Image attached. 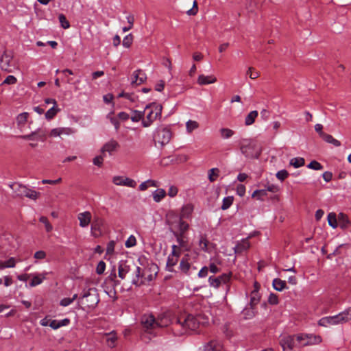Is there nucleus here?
I'll return each mask as SVG.
<instances>
[{"label":"nucleus","instance_id":"nucleus-1","mask_svg":"<svg viewBox=\"0 0 351 351\" xmlns=\"http://www.w3.org/2000/svg\"><path fill=\"white\" fill-rule=\"evenodd\" d=\"M208 323V317L204 315L198 314L195 316L191 314H182L176 319L173 329L177 330L178 335H182L189 331L196 330L199 326Z\"/></svg>","mask_w":351,"mask_h":351},{"label":"nucleus","instance_id":"nucleus-2","mask_svg":"<svg viewBox=\"0 0 351 351\" xmlns=\"http://www.w3.org/2000/svg\"><path fill=\"white\" fill-rule=\"evenodd\" d=\"M143 112H144V119L142 125L144 128H147L161 117L162 106L156 103H151L145 107Z\"/></svg>","mask_w":351,"mask_h":351},{"label":"nucleus","instance_id":"nucleus-3","mask_svg":"<svg viewBox=\"0 0 351 351\" xmlns=\"http://www.w3.org/2000/svg\"><path fill=\"white\" fill-rule=\"evenodd\" d=\"M150 270L151 268L145 267L141 269L140 267L136 266L135 271L136 277L133 278L132 283L138 287L149 284L156 275V271L153 274Z\"/></svg>","mask_w":351,"mask_h":351},{"label":"nucleus","instance_id":"nucleus-4","mask_svg":"<svg viewBox=\"0 0 351 351\" xmlns=\"http://www.w3.org/2000/svg\"><path fill=\"white\" fill-rule=\"evenodd\" d=\"M82 304L88 308H94L99 301L97 291L95 288H90L83 291V294L80 298Z\"/></svg>","mask_w":351,"mask_h":351},{"label":"nucleus","instance_id":"nucleus-5","mask_svg":"<svg viewBox=\"0 0 351 351\" xmlns=\"http://www.w3.org/2000/svg\"><path fill=\"white\" fill-rule=\"evenodd\" d=\"M171 138V131L167 128L158 129L154 135V141L162 146L167 144Z\"/></svg>","mask_w":351,"mask_h":351},{"label":"nucleus","instance_id":"nucleus-6","mask_svg":"<svg viewBox=\"0 0 351 351\" xmlns=\"http://www.w3.org/2000/svg\"><path fill=\"white\" fill-rule=\"evenodd\" d=\"M241 153L248 158H258L259 153L255 152V144L251 141H245L240 147Z\"/></svg>","mask_w":351,"mask_h":351},{"label":"nucleus","instance_id":"nucleus-7","mask_svg":"<svg viewBox=\"0 0 351 351\" xmlns=\"http://www.w3.org/2000/svg\"><path fill=\"white\" fill-rule=\"evenodd\" d=\"M230 278L231 273L223 274L218 277L210 276L208 278V283L210 287L217 289L221 285L227 284L230 280Z\"/></svg>","mask_w":351,"mask_h":351},{"label":"nucleus","instance_id":"nucleus-8","mask_svg":"<svg viewBox=\"0 0 351 351\" xmlns=\"http://www.w3.org/2000/svg\"><path fill=\"white\" fill-rule=\"evenodd\" d=\"M171 229L175 230L174 233H178L180 234H184L189 228L188 223L183 221V219L180 217H176V219L170 222L169 223Z\"/></svg>","mask_w":351,"mask_h":351},{"label":"nucleus","instance_id":"nucleus-9","mask_svg":"<svg viewBox=\"0 0 351 351\" xmlns=\"http://www.w3.org/2000/svg\"><path fill=\"white\" fill-rule=\"evenodd\" d=\"M13 59V54L10 51H4L0 58V67L2 71L8 73L12 72L11 62Z\"/></svg>","mask_w":351,"mask_h":351},{"label":"nucleus","instance_id":"nucleus-10","mask_svg":"<svg viewBox=\"0 0 351 351\" xmlns=\"http://www.w3.org/2000/svg\"><path fill=\"white\" fill-rule=\"evenodd\" d=\"M302 339H307L306 342H302V346L310 345H316L322 342V337L319 335H300L297 336L298 341H302Z\"/></svg>","mask_w":351,"mask_h":351},{"label":"nucleus","instance_id":"nucleus-11","mask_svg":"<svg viewBox=\"0 0 351 351\" xmlns=\"http://www.w3.org/2000/svg\"><path fill=\"white\" fill-rule=\"evenodd\" d=\"M112 182L117 186H125L134 188L136 186L135 180L125 176H115L112 178Z\"/></svg>","mask_w":351,"mask_h":351},{"label":"nucleus","instance_id":"nucleus-12","mask_svg":"<svg viewBox=\"0 0 351 351\" xmlns=\"http://www.w3.org/2000/svg\"><path fill=\"white\" fill-rule=\"evenodd\" d=\"M141 324L147 331L157 328L156 319L152 315H143L141 317Z\"/></svg>","mask_w":351,"mask_h":351},{"label":"nucleus","instance_id":"nucleus-13","mask_svg":"<svg viewBox=\"0 0 351 351\" xmlns=\"http://www.w3.org/2000/svg\"><path fill=\"white\" fill-rule=\"evenodd\" d=\"M280 345L283 351H293L295 346V337L291 335H283L280 339Z\"/></svg>","mask_w":351,"mask_h":351},{"label":"nucleus","instance_id":"nucleus-14","mask_svg":"<svg viewBox=\"0 0 351 351\" xmlns=\"http://www.w3.org/2000/svg\"><path fill=\"white\" fill-rule=\"evenodd\" d=\"M341 324V322L339 314L334 316L322 317L318 322V324L324 327H328L331 325H337Z\"/></svg>","mask_w":351,"mask_h":351},{"label":"nucleus","instance_id":"nucleus-15","mask_svg":"<svg viewBox=\"0 0 351 351\" xmlns=\"http://www.w3.org/2000/svg\"><path fill=\"white\" fill-rule=\"evenodd\" d=\"M193 268L196 269L195 267H192L191 263V258L189 254L184 255L180 261L179 269L184 274L189 275L190 270Z\"/></svg>","mask_w":351,"mask_h":351},{"label":"nucleus","instance_id":"nucleus-16","mask_svg":"<svg viewBox=\"0 0 351 351\" xmlns=\"http://www.w3.org/2000/svg\"><path fill=\"white\" fill-rule=\"evenodd\" d=\"M19 192L21 195H23L33 200H36L40 196L39 192L29 189L23 185H19Z\"/></svg>","mask_w":351,"mask_h":351},{"label":"nucleus","instance_id":"nucleus-17","mask_svg":"<svg viewBox=\"0 0 351 351\" xmlns=\"http://www.w3.org/2000/svg\"><path fill=\"white\" fill-rule=\"evenodd\" d=\"M199 351H223V346L217 341H210L200 347Z\"/></svg>","mask_w":351,"mask_h":351},{"label":"nucleus","instance_id":"nucleus-18","mask_svg":"<svg viewBox=\"0 0 351 351\" xmlns=\"http://www.w3.org/2000/svg\"><path fill=\"white\" fill-rule=\"evenodd\" d=\"M77 219L79 220L80 227L86 228L91 221V213L89 211L80 213L77 215Z\"/></svg>","mask_w":351,"mask_h":351},{"label":"nucleus","instance_id":"nucleus-19","mask_svg":"<svg viewBox=\"0 0 351 351\" xmlns=\"http://www.w3.org/2000/svg\"><path fill=\"white\" fill-rule=\"evenodd\" d=\"M119 147V144L115 140H110L104 145L102 147L101 152L103 154L105 152H108L110 155H111L114 152H115L118 147Z\"/></svg>","mask_w":351,"mask_h":351},{"label":"nucleus","instance_id":"nucleus-20","mask_svg":"<svg viewBox=\"0 0 351 351\" xmlns=\"http://www.w3.org/2000/svg\"><path fill=\"white\" fill-rule=\"evenodd\" d=\"M147 79L145 73L141 70L135 71L132 77V84L139 85L143 83Z\"/></svg>","mask_w":351,"mask_h":351},{"label":"nucleus","instance_id":"nucleus-21","mask_svg":"<svg viewBox=\"0 0 351 351\" xmlns=\"http://www.w3.org/2000/svg\"><path fill=\"white\" fill-rule=\"evenodd\" d=\"M104 224V221L101 218L96 217L91 224V232L95 236L100 235L101 233V227Z\"/></svg>","mask_w":351,"mask_h":351},{"label":"nucleus","instance_id":"nucleus-22","mask_svg":"<svg viewBox=\"0 0 351 351\" xmlns=\"http://www.w3.org/2000/svg\"><path fill=\"white\" fill-rule=\"evenodd\" d=\"M193 210L194 206L192 204L188 203L184 204L181 208L180 214L178 217L182 219H189L192 215Z\"/></svg>","mask_w":351,"mask_h":351},{"label":"nucleus","instance_id":"nucleus-23","mask_svg":"<svg viewBox=\"0 0 351 351\" xmlns=\"http://www.w3.org/2000/svg\"><path fill=\"white\" fill-rule=\"evenodd\" d=\"M47 275V272L45 271L39 274H30V276L32 277V279L29 282V286L34 287L40 285L43 282V281L46 278Z\"/></svg>","mask_w":351,"mask_h":351},{"label":"nucleus","instance_id":"nucleus-24","mask_svg":"<svg viewBox=\"0 0 351 351\" xmlns=\"http://www.w3.org/2000/svg\"><path fill=\"white\" fill-rule=\"evenodd\" d=\"M104 340L106 341V345L109 348H114L116 346L117 341V334L112 331L109 333H105L103 337Z\"/></svg>","mask_w":351,"mask_h":351},{"label":"nucleus","instance_id":"nucleus-25","mask_svg":"<svg viewBox=\"0 0 351 351\" xmlns=\"http://www.w3.org/2000/svg\"><path fill=\"white\" fill-rule=\"evenodd\" d=\"M130 271V266L128 264L127 261H121L119 262L118 268V274L119 278L124 279Z\"/></svg>","mask_w":351,"mask_h":351},{"label":"nucleus","instance_id":"nucleus-26","mask_svg":"<svg viewBox=\"0 0 351 351\" xmlns=\"http://www.w3.org/2000/svg\"><path fill=\"white\" fill-rule=\"evenodd\" d=\"M216 82L217 78L214 75H199L197 79V83L199 85H208L215 83Z\"/></svg>","mask_w":351,"mask_h":351},{"label":"nucleus","instance_id":"nucleus-27","mask_svg":"<svg viewBox=\"0 0 351 351\" xmlns=\"http://www.w3.org/2000/svg\"><path fill=\"white\" fill-rule=\"evenodd\" d=\"M179 254H169L167 261V268L170 272L173 271V267L178 263Z\"/></svg>","mask_w":351,"mask_h":351},{"label":"nucleus","instance_id":"nucleus-28","mask_svg":"<svg viewBox=\"0 0 351 351\" xmlns=\"http://www.w3.org/2000/svg\"><path fill=\"white\" fill-rule=\"evenodd\" d=\"M171 320L169 317L165 314L160 315L156 318L157 328L166 327L169 326Z\"/></svg>","mask_w":351,"mask_h":351},{"label":"nucleus","instance_id":"nucleus-29","mask_svg":"<svg viewBox=\"0 0 351 351\" xmlns=\"http://www.w3.org/2000/svg\"><path fill=\"white\" fill-rule=\"evenodd\" d=\"M255 289L252 291L250 295V306L252 308H254V306L259 302L260 300V295L258 291L257 283L254 284Z\"/></svg>","mask_w":351,"mask_h":351},{"label":"nucleus","instance_id":"nucleus-30","mask_svg":"<svg viewBox=\"0 0 351 351\" xmlns=\"http://www.w3.org/2000/svg\"><path fill=\"white\" fill-rule=\"evenodd\" d=\"M350 221L346 215L341 213L338 215V226L341 228L345 229L349 226Z\"/></svg>","mask_w":351,"mask_h":351},{"label":"nucleus","instance_id":"nucleus-31","mask_svg":"<svg viewBox=\"0 0 351 351\" xmlns=\"http://www.w3.org/2000/svg\"><path fill=\"white\" fill-rule=\"evenodd\" d=\"M166 195V191L163 189H158L152 193L153 199L156 202H160Z\"/></svg>","mask_w":351,"mask_h":351},{"label":"nucleus","instance_id":"nucleus-32","mask_svg":"<svg viewBox=\"0 0 351 351\" xmlns=\"http://www.w3.org/2000/svg\"><path fill=\"white\" fill-rule=\"evenodd\" d=\"M199 127V123L194 120L190 119L186 123V131L188 134H191L194 130H197Z\"/></svg>","mask_w":351,"mask_h":351},{"label":"nucleus","instance_id":"nucleus-33","mask_svg":"<svg viewBox=\"0 0 351 351\" xmlns=\"http://www.w3.org/2000/svg\"><path fill=\"white\" fill-rule=\"evenodd\" d=\"M341 324L351 320V307L339 313Z\"/></svg>","mask_w":351,"mask_h":351},{"label":"nucleus","instance_id":"nucleus-34","mask_svg":"<svg viewBox=\"0 0 351 351\" xmlns=\"http://www.w3.org/2000/svg\"><path fill=\"white\" fill-rule=\"evenodd\" d=\"M258 111L252 110L251 111L245 119V124L246 125H251L255 121L256 118L258 117Z\"/></svg>","mask_w":351,"mask_h":351},{"label":"nucleus","instance_id":"nucleus-35","mask_svg":"<svg viewBox=\"0 0 351 351\" xmlns=\"http://www.w3.org/2000/svg\"><path fill=\"white\" fill-rule=\"evenodd\" d=\"M16 265V259L14 257L10 258L6 261H0V269L5 268H13Z\"/></svg>","mask_w":351,"mask_h":351},{"label":"nucleus","instance_id":"nucleus-36","mask_svg":"<svg viewBox=\"0 0 351 351\" xmlns=\"http://www.w3.org/2000/svg\"><path fill=\"white\" fill-rule=\"evenodd\" d=\"M250 246V242L247 239L242 240L236 246L237 252H242L243 251L247 250Z\"/></svg>","mask_w":351,"mask_h":351},{"label":"nucleus","instance_id":"nucleus-37","mask_svg":"<svg viewBox=\"0 0 351 351\" xmlns=\"http://www.w3.org/2000/svg\"><path fill=\"white\" fill-rule=\"evenodd\" d=\"M273 287L276 290L281 291L286 288V282L279 278H275L273 280Z\"/></svg>","mask_w":351,"mask_h":351},{"label":"nucleus","instance_id":"nucleus-38","mask_svg":"<svg viewBox=\"0 0 351 351\" xmlns=\"http://www.w3.org/2000/svg\"><path fill=\"white\" fill-rule=\"evenodd\" d=\"M328 221L330 226L336 228L338 226V216L335 213H330L328 215Z\"/></svg>","mask_w":351,"mask_h":351},{"label":"nucleus","instance_id":"nucleus-39","mask_svg":"<svg viewBox=\"0 0 351 351\" xmlns=\"http://www.w3.org/2000/svg\"><path fill=\"white\" fill-rule=\"evenodd\" d=\"M219 132L221 137L223 139L230 138L234 134V132L232 130L226 128H221Z\"/></svg>","mask_w":351,"mask_h":351},{"label":"nucleus","instance_id":"nucleus-40","mask_svg":"<svg viewBox=\"0 0 351 351\" xmlns=\"http://www.w3.org/2000/svg\"><path fill=\"white\" fill-rule=\"evenodd\" d=\"M106 118L114 126L115 130H118L119 128L120 123H119L118 119L116 117H114V112L113 111L110 112L107 114Z\"/></svg>","mask_w":351,"mask_h":351},{"label":"nucleus","instance_id":"nucleus-41","mask_svg":"<svg viewBox=\"0 0 351 351\" xmlns=\"http://www.w3.org/2000/svg\"><path fill=\"white\" fill-rule=\"evenodd\" d=\"M130 119L133 122H138L140 121H143V119H144V112L139 110H133Z\"/></svg>","mask_w":351,"mask_h":351},{"label":"nucleus","instance_id":"nucleus-42","mask_svg":"<svg viewBox=\"0 0 351 351\" xmlns=\"http://www.w3.org/2000/svg\"><path fill=\"white\" fill-rule=\"evenodd\" d=\"M304 159L301 157L293 158L290 160V165L295 168H299L304 165Z\"/></svg>","mask_w":351,"mask_h":351},{"label":"nucleus","instance_id":"nucleus-43","mask_svg":"<svg viewBox=\"0 0 351 351\" xmlns=\"http://www.w3.org/2000/svg\"><path fill=\"white\" fill-rule=\"evenodd\" d=\"M59 111L60 109H58L56 106H53V107L46 112L45 118L48 120L52 119Z\"/></svg>","mask_w":351,"mask_h":351},{"label":"nucleus","instance_id":"nucleus-44","mask_svg":"<svg viewBox=\"0 0 351 351\" xmlns=\"http://www.w3.org/2000/svg\"><path fill=\"white\" fill-rule=\"evenodd\" d=\"M234 198L232 196H228L223 199L222 205L221 206L222 210H227L233 203Z\"/></svg>","mask_w":351,"mask_h":351},{"label":"nucleus","instance_id":"nucleus-45","mask_svg":"<svg viewBox=\"0 0 351 351\" xmlns=\"http://www.w3.org/2000/svg\"><path fill=\"white\" fill-rule=\"evenodd\" d=\"M29 114L27 112H23L19 114L16 117V122L19 126L24 125L27 122Z\"/></svg>","mask_w":351,"mask_h":351},{"label":"nucleus","instance_id":"nucleus-46","mask_svg":"<svg viewBox=\"0 0 351 351\" xmlns=\"http://www.w3.org/2000/svg\"><path fill=\"white\" fill-rule=\"evenodd\" d=\"M219 169L217 168H213L208 171V179L210 182H215L219 176Z\"/></svg>","mask_w":351,"mask_h":351},{"label":"nucleus","instance_id":"nucleus-47","mask_svg":"<svg viewBox=\"0 0 351 351\" xmlns=\"http://www.w3.org/2000/svg\"><path fill=\"white\" fill-rule=\"evenodd\" d=\"M267 193L266 192V190L260 189L254 191L252 195V197L254 198H256L258 200H263V197L267 196Z\"/></svg>","mask_w":351,"mask_h":351},{"label":"nucleus","instance_id":"nucleus-48","mask_svg":"<svg viewBox=\"0 0 351 351\" xmlns=\"http://www.w3.org/2000/svg\"><path fill=\"white\" fill-rule=\"evenodd\" d=\"M246 76H248L252 80H255L258 78L260 75L258 71L255 70L253 67H249L245 73Z\"/></svg>","mask_w":351,"mask_h":351},{"label":"nucleus","instance_id":"nucleus-49","mask_svg":"<svg viewBox=\"0 0 351 351\" xmlns=\"http://www.w3.org/2000/svg\"><path fill=\"white\" fill-rule=\"evenodd\" d=\"M133 42V36L132 34H129L123 38L122 45L125 48H129Z\"/></svg>","mask_w":351,"mask_h":351},{"label":"nucleus","instance_id":"nucleus-50","mask_svg":"<svg viewBox=\"0 0 351 351\" xmlns=\"http://www.w3.org/2000/svg\"><path fill=\"white\" fill-rule=\"evenodd\" d=\"M58 19L62 27L64 29H68L70 27L69 22L66 20L65 16L63 14H59Z\"/></svg>","mask_w":351,"mask_h":351},{"label":"nucleus","instance_id":"nucleus-51","mask_svg":"<svg viewBox=\"0 0 351 351\" xmlns=\"http://www.w3.org/2000/svg\"><path fill=\"white\" fill-rule=\"evenodd\" d=\"M39 221L41 223H44L47 232H49L52 230L53 226L49 222V221L46 217H44V216L40 217L39 219Z\"/></svg>","mask_w":351,"mask_h":351},{"label":"nucleus","instance_id":"nucleus-52","mask_svg":"<svg viewBox=\"0 0 351 351\" xmlns=\"http://www.w3.org/2000/svg\"><path fill=\"white\" fill-rule=\"evenodd\" d=\"M136 244V239L134 235H130L125 243L126 247L130 248L134 247Z\"/></svg>","mask_w":351,"mask_h":351},{"label":"nucleus","instance_id":"nucleus-53","mask_svg":"<svg viewBox=\"0 0 351 351\" xmlns=\"http://www.w3.org/2000/svg\"><path fill=\"white\" fill-rule=\"evenodd\" d=\"M307 167L313 170H322L323 166L317 161L313 160L308 165Z\"/></svg>","mask_w":351,"mask_h":351},{"label":"nucleus","instance_id":"nucleus-54","mask_svg":"<svg viewBox=\"0 0 351 351\" xmlns=\"http://www.w3.org/2000/svg\"><path fill=\"white\" fill-rule=\"evenodd\" d=\"M199 248L203 251H206L208 247V241L205 237L201 236L199 241Z\"/></svg>","mask_w":351,"mask_h":351},{"label":"nucleus","instance_id":"nucleus-55","mask_svg":"<svg viewBox=\"0 0 351 351\" xmlns=\"http://www.w3.org/2000/svg\"><path fill=\"white\" fill-rule=\"evenodd\" d=\"M288 176L289 173L285 169L278 171L276 174V178L280 181L285 180Z\"/></svg>","mask_w":351,"mask_h":351},{"label":"nucleus","instance_id":"nucleus-56","mask_svg":"<svg viewBox=\"0 0 351 351\" xmlns=\"http://www.w3.org/2000/svg\"><path fill=\"white\" fill-rule=\"evenodd\" d=\"M243 313L245 316V318H246V319H250V318L253 317L255 315V313L254 311V308H252V307H251V308L244 309V311H243Z\"/></svg>","mask_w":351,"mask_h":351},{"label":"nucleus","instance_id":"nucleus-57","mask_svg":"<svg viewBox=\"0 0 351 351\" xmlns=\"http://www.w3.org/2000/svg\"><path fill=\"white\" fill-rule=\"evenodd\" d=\"M60 135H70L74 133V130L71 128H59Z\"/></svg>","mask_w":351,"mask_h":351},{"label":"nucleus","instance_id":"nucleus-58","mask_svg":"<svg viewBox=\"0 0 351 351\" xmlns=\"http://www.w3.org/2000/svg\"><path fill=\"white\" fill-rule=\"evenodd\" d=\"M197 3L195 0L193 2V8L186 11L188 15H195L197 13Z\"/></svg>","mask_w":351,"mask_h":351},{"label":"nucleus","instance_id":"nucleus-59","mask_svg":"<svg viewBox=\"0 0 351 351\" xmlns=\"http://www.w3.org/2000/svg\"><path fill=\"white\" fill-rule=\"evenodd\" d=\"M106 269V263L101 261L98 263L97 264V268H96V271L98 274H102L104 271Z\"/></svg>","mask_w":351,"mask_h":351},{"label":"nucleus","instance_id":"nucleus-60","mask_svg":"<svg viewBox=\"0 0 351 351\" xmlns=\"http://www.w3.org/2000/svg\"><path fill=\"white\" fill-rule=\"evenodd\" d=\"M17 82L16 78L14 75H8L2 84H15Z\"/></svg>","mask_w":351,"mask_h":351},{"label":"nucleus","instance_id":"nucleus-61","mask_svg":"<svg viewBox=\"0 0 351 351\" xmlns=\"http://www.w3.org/2000/svg\"><path fill=\"white\" fill-rule=\"evenodd\" d=\"M217 264H219V262H211L209 264L208 269L213 274H217L219 271V269L217 267Z\"/></svg>","mask_w":351,"mask_h":351},{"label":"nucleus","instance_id":"nucleus-62","mask_svg":"<svg viewBox=\"0 0 351 351\" xmlns=\"http://www.w3.org/2000/svg\"><path fill=\"white\" fill-rule=\"evenodd\" d=\"M38 134V131H34L30 133L29 134L22 135L20 136L21 138L23 140H29L34 141L36 140V135Z\"/></svg>","mask_w":351,"mask_h":351},{"label":"nucleus","instance_id":"nucleus-63","mask_svg":"<svg viewBox=\"0 0 351 351\" xmlns=\"http://www.w3.org/2000/svg\"><path fill=\"white\" fill-rule=\"evenodd\" d=\"M178 193V189L176 186H170L168 190V195L171 197H174Z\"/></svg>","mask_w":351,"mask_h":351},{"label":"nucleus","instance_id":"nucleus-64","mask_svg":"<svg viewBox=\"0 0 351 351\" xmlns=\"http://www.w3.org/2000/svg\"><path fill=\"white\" fill-rule=\"evenodd\" d=\"M115 242L114 241H110L106 247V252L107 254H112L114 251Z\"/></svg>","mask_w":351,"mask_h":351}]
</instances>
